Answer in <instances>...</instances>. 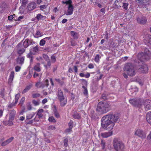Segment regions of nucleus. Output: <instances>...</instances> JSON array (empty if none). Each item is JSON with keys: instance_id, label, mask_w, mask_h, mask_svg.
<instances>
[{"instance_id": "nucleus-1", "label": "nucleus", "mask_w": 151, "mask_h": 151, "mask_svg": "<svg viewBox=\"0 0 151 151\" xmlns=\"http://www.w3.org/2000/svg\"><path fill=\"white\" fill-rule=\"evenodd\" d=\"M120 115L117 113H109L103 116L101 120V127L106 130L110 131L112 129L115 123L120 121Z\"/></svg>"}, {"instance_id": "nucleus-2", "label": "nucleus", "mask_w": 151, "mask_h": 151, "mask_svg": "<svg viewBox=\"0 0 151 151\" xmlns=\"http://www.w3.org/2000/svg\"><path fill=\"white\" fill-rule=\"evenodd\" d=\"M110 106L109 103L106 101L100 102L98 105L96 111L100 114L106 113L109 111Z\"/></svg>"}, {"instance_id": "nucleus-3", "label": "nucleus", "mask_w": 151, "mask_h": 151, "mask_svg": "<svg viewBox=\"0 0 151 151\" xmlns=\"http://www.w3.org/2000/svg\"><path fill=\"white\" fill-rule=\"evenodd\" d=\"M144 54L143 53L138 54V56L139 60L140 62H139L141 63H143L141 62L142 60H147L151 56V48L150 47H145L144 49Z\"/></svg>"}, {"instance_id": "nucleus-4", "label": "nucleus", "mask_w": 151, "mask_h": 151, "mask_svg": "<svg viewBox=\"0 0 151 151\" xmlns=\"http://www.w3.org/2000/svg\"><path fill=\"white\" fill-rule=\"evenodd\" d=\"M56 95L57 98L60 102V105L61 106H65L67 103V99L64 96L63 92L60 89H58Z\"/></svg>"}, {"instance_id": "nucleus-5", "label": "nucleus", "mask_w": 151, "mask_h": 151, "mask_svg": "<svg viewBox=\"0 0 151 151\" xmlns=\"http://www.w3.org/2000/svg\"><path fill=\"white\" fill-rule=\"evenodd\" d=\"M124 70L126 71L128 75L130 76H134L136 71L134 65L131 63H128L125 66Z\"/></svg>"}, {"instance_id": "nucleus-6", "label": "nucleus", "mask_w": 151, "mask_h": 151, "mask_svg": "<svg viewBox=\"0 0 151 151\" xmlns=\"http://www.w3.org/2000/svg\"><path fill=\"white\" fill-rule=\"evenodd\" d=\"M113 144L114 148L117 151H123L124 149V143L117 139H114Z\"/></svg>"}, {"instance_id": "nucleus-7", "label": "nucleus", "mask_w": 151, "mask_h": 151, "mask_svg": "<svg viewBox=\"0 0 151 151\" xmlns=\"http://www.w3.org/2000/svg\"><path fill=\"white\" fill-rule=\"evenodd\" d=\"M146 60H142L141 61L143 63H141L139 62H140L139 60V59L135 60V62L137 63L138 64L139 67V72L142 73H147L148 72V67L144 63V62Z\"/></svg>"}, {"instance_id": "nucleus-8", "label": "nucleus", "mask_w": 151, "mask_h": 151, "mask_svg": "<svg viewBox=\"0 0 151 151\" xmlns=\"http://www.w3.org/2000/svg\"><path fill=\"white\" fill-rule=\"evenodd\" d=\"M143 41L146 45L151 46V35L147 34L143 37Z\"/></svg>"}, {"instance_id": "nucleus-9", "label": "nucleus", "mask_w": 151, "mask_h": 151, "mask_svg": "<svg viewBox=\"0 0 151 151\" xmlns=\"http://www.w3.org/2000/svg\"><path fill=\"white\" fill-rule=\"evenodd\" d=\"M130 103L134 106H137L139 107L141 105V102L140 100L137 99H133L129 100Z\"/></svg>"}, {"instance_id": "nucleus-10", "label": "nucleus", "mask_w": 151, "mask_h": 151, "mask_svg": "<svg viewBox=\"0 0 151 151\" xmlns=\"http://www.w3.org/2000/svg\"><path fill=\"white\" fill-rule=\"evenodd\" d=\"M135 134L142 139L145 138L146 136L145 132L140 129H137L136 130Z\"/></svg>"}, {"instance_id": "nucleus-11", "label": "nucleus", "mask_w": 151, "mask_h": 151, "mask_svg": "<svg viewBox=\"0 0 151 151\" xmlns=\"http://www.w3.org/2000/svg\"><path fill=\"white\" fill-rule=\"evenodd\" d=\"M137 22L141 24H145L147 22L146 17L141 15H139L137 18Z\"/></svg>"}, {"instance_id": "nucleus-12", "label": "nucleus", "mask_w": 151, "mask_h": 151, "mask_svg": "<svg viewBox=\"0 0 151 151\" xmlns=\"http://www.w3.org/2000/svg\"><path fill=\"white\" fill-rule=\"evenodd\" d=\"M123 0H116L113 4V7L114 9H119L121 7Z\"/></svg>"}, {"instance_id": "nucleus-13", "label": "nucleus", "mask_w": 151, "mask_h": 151, "mask_svg": "<svg viewBox=\"0 0 151 151\" xmlns=\"http://www.w3.org/2000/svg\"><path fill=\"white\" fill-rule=\"evenodd\" d=\"M144 105L146 110L151 109V100H145L144 102Z\"/></svg>"}, {"instance_id": "nucleus-14", "label": "nucleus", "mask_w": 151, "mask_h": 151, "mask_svg": "<svg viewBox=\"0 0 151 151\" xmlns=\"http://www.w3.org/2000/svg\"><path fill=\"white\" fill-rule=\"evenodd\" d=\"M22 46L21 44L19 43L17 45V53L19 56H20L25 51V50L23 48H21Z\"/></svg>"}, {"instance_id": "nucleus-15", "label": "nucleus", "mask_w": 151, "mask_h": 151, "mask_svg": "<svg viewBox=\"0 0 151 151\" xmlns=\"http://www.w3.org/2000/svg\"><path fill=\"white\" fill-rule=\"evenodd\" d=\"M34 43H35V42H32L31 40L28 39H27L23 42V45L24 48H26L31 44H33Z\"/></svg>"}, {"instance_id": "nucleus-16", "label": "nucleus", "mask_w": 151, "mask_h": 151, "mask_svg": "<svg viewBox=\"0 0 151 151\" xmlns=\"http://www.w3.org/2000/svg\"><path fill=\"white\" fill-rule=\"evenodd\" d=\"M36 7V3L35 2H31L28 5L27 8L29 11H31L35 9Z\"/></svg>"}, {"instance_id": "nucleus-17", "label": "nucleus", "mask_w": 151, "mask_h": 151, "mask_svg": "<svg viewBox=\"0 0 151 151\" xmlns=\"http://www.w3.org/2000/svg\"><path fill=\"white\" fill-rule=\"evenodd\" d=\"M74 8L72 5H69L67 12L65 13L66 15H70L73 13Z\"/></svg>"}, {"instance_id": "nucleus-18", "label": "nucleus", "mask_w": 151, "mask_h": 151, "mask_svg": "<svg viewBox=\"0 0 151 151\" xmlns=\"http://www.w3.org/2000/svg\"><path fill=\"white\" fill-rule=\"evenodd\" d=\"M16 114V111L15 110L12 109L11 110L9 119L10 120H14Z\"/></svg>"}, {"instance_id": "nucleus-19", "label": "nucleus", "mask_w": 151, "mask_h": 151, "mask_svg": "<svg viewBox=\"0 0 151 151\" xmlns=\"http://www.w3.org/2000/svg\"><path fill=\"white\" fill-rule=\"evenodd\" d=\"M112 134V132H108L101 133V135L103 137L106 138L111 136Z\"/></svg>"}, {"instance_id": "nucleus-20", "label": "nucleus", "mask_w": 151, "mask_h": 151, "mask_svg": "<svg viewBox=\"0 0 151 151\" xmlns=\"http://www.w3.org/2000/svg\"><path fill=\"white\" fill-rule=\"evenodd\" d=\"M39 49L38 46L37 45L35 47L31 49L30 50V51L33 55H35L37 52H38Z\"/></svg>"}, {"instance_id": "nucleus-21", "label": "nucleus", "mask_w": 151, "mask_h": 151, "mask_svg": "<svg viewBox=\"0 0 151 151\" xmlns=\"http://www.w3.org/2000/svg\"><path fill=\"white\" fill-rule=\"evenodd\" d=\"M14 71L11 72L8 80L9 83H10L12 82L14 77Z\"/></svg>"}, {"instance_id": "nucleus-22", "label": "nucleus", "mask_w": 151, "mask_h": 151, "mask_svg": "<svg viewBox=\"0 0 151 151\" xmlns=\"http://www.w3.org/2000/svg\"><path fill=\"white\" fill-rule=\"evenodd\" d=\"M24 56H19L17 59V63L19 64L22 65L24 63Z\"/></svg>"}, {"instance_id": "nucleus-23", "label": "nucleus", "mask_w": 151, "mask_h": 151, "mask_svg": "<svg viewBox=\"0 0 151 151\" xmlns=\"http://www.w3.org/2000/svg\"><path fill=\"white\" fill-rule=\"evenodd\" d=\"M146 117L148 122L151 125V112H148L146 115Z\"/></svg>"}, {"instance_id": "nucleus-24", "label": "nucleus", "mask_w": 151, "mask_h": 151, "mask_svg": "<svg viewBox=\"0 0 151 151\" xmlns=\"http://www.w3.org/2000/svg\"><path fill=\"white\" fill-rule=\"evenodd\" d=\"M44 111V110L42 109L38 110L37 111V113L36 116H38V117L39 118H42L43 116V115L42 114Z\"/></svg>"}, {"instance_id": "nucleus-25", "label": "nucleus", "mask_w": 151, "mask_h": 151, "mask_svg": "<svg viewBox=\"0 0 151 151\" xmlns=\"http://www.w3.org/2000/svg\"><path fill=\"white\" fill-rule=\"evenodd\" d=\"M40 65V63H37V65L34 67V70L37 72H40L41 71Z\"/></svg>"}, {"instance_id": "nucleus-26", "label": "nucleus", "mask_w": 151, "mask_h": 151, "mask_svg": "<svg viewBox=\"0 0 151 151\" xmlns=\"http://www.w3.org/2000/svg\"><path fill=\"white\" fill-rule=\"evenodd\" d=\"M32 87V85H29L27 86L25 88L23 91L22 93L24 94L27 92Z\"/></svg>"}, {"instance_id": "nucleus-27", "label": "nucleus", "mask_w": 151, "mask_h": 151, "mask_svg": "<svg viewBox=\"0 0 151 151\" xmlns=\"http://www.w3.org/2000/svg\"><path fill=\"white\" fill-rule=\"evenodd\" d=\"M145 1H146V3L145 2H143V3L142 4L143 5V7H145L147 9H148L147 8V5H149V4L150 3V0H145Z\"/></svg>"}, {"instance_id": "nucleus-28", "label": "nucleus", "mask_w": 151, "mask_h": 151, "mask_svg": "<svg viewBox=\"0 0 151 151\" xmlns=\"http://www.w3.org/2000/svg\"><path fill=\"white\" fill-rule=\"evenodd\" d=\"M73 117L76 119H80L81 118V116L77 112L75 113L73 115Z\"/></svg>"}, {"instance_id": "nucleus-29", "label": "nucleus", "mask_w": 151, "mask_h": 151, "mask_svg": "<svg viewBox=\"0 0 151 151\" xmlns=\"http://www.w3.org/2000/svg\"><path fill=\"white\" fill-rule=\"evenodd\" d=\"M13 120H10L9 119V120L8 121H6L4 122V123H5V124H6V125L12 126L13 124Z\"/></svg>"}, {"instance_id": "nucleus-30", "label": "nucleus", "mask_w": 151, "mask_h": 151, "mask_svg": "<svg viewBox=\"0 0 151 151\" xmlns=\"http://www.w3.org/2000/svg\"><path fill=\"white\" fill-rule=\"evenodd\" d=\"M71 35L73 37L74 39H78V34L76 32L73 31H71Z\"/></svg>"}, {"instance_id": "nucleus-31", "label": "nucleus", "mask_w": 151, "mask_h": 151, "mask_svg": "<svg viewBox=\"0 0 151 151\" xmlns=\"http://www.w3.org/2000/svg\"><path fill=\"white\" fill-rule=\"evenodd\" d=\"M45 17V16L42 15L40 14H37L36 18L38 20H39L43 19Z\"/></svg>"}, {"instance_id": "nucleus-32", "label": "nucleus", "mask_w": 151, "mask_h": 151, "mask_svg": "<svg viewBox=\"0 0 151 151\" xmlns=\"http://www.w3.org/2000/svg\"><path fill=\"white\" fill-rule=\"evenodd\" d=\"M17 103H15V102H12V103H10L9 105H7V107L8 109H10L12 108L13 107L15 106Z\"/></svg>"}, {"instance_id": "nucleus-33", "label": "nucleus", "mask_w": 151, "mask_h": 151, "mask_svg": "<svg viewBox=\"0 0 151 151\" xmlns=\"http://www.w3.org/2000/svg\"><path fill=\"white\" fill-rule=\"evenodd\" d=\"M41 36L42 34L40 31L39 30H37L36 32L35 35L34 36V37L35 38H37Z\"/></svg>"}, {"instance_id": "nucleus-34", "label": "nucleus", "mask_w": 151, "mask_h": 151, "mask_svg": "<svg viewBox=\"0 0 151 151\" xmlns=\"http://www.w3.org/2000/svg\"><path fill=\"white\" fill-rule=\"evenodd\" d=\"M82 87L84 89L83 92L84 94L86 96L88 94V90L86 87L85 86H83Z\"/></svg>"}, {"instance_id": "nucleus-35", "label": "nucleus", "mask_w": 151, "mask_h": 151, "mask_svg": "<svg viewBox=\"0 0 151 151\" xmlns=\"http://www.w3.org/2000/svg\"><path fill=\"white\" fill-rule=\"evenodd\" d=\"M123 5L122 6L123 7L124 9L125 10H127L128 9V6L129 5L127 3H122Z\"/></svg>"}, {"instance_id": "nucleus-36", "label": "nucleus", "mask_w": 151, "mask_h": 151, "mask_svg": "<svg viewBox=\"0 0 151 151\" xmlns=\"http://www.w3.org/2000/svg\"><path fill=\"white\" fill-rule=\"evenodd\" d=\"M2 139H1L0 140V144L2 146H4L7 144H8V143H7V142H6V140L5 141H4V142H3Z\"/></svg>"}, {"instance_id": "nucleus-37", "label": "nucleus", "mask_w": 151, "mask_h": 151, "mask_svg": "<svg viewBox=\"0 0 151 151\" xmlns=\"http://www.w3.org/2000/svg\"><path fill=\"white\" fill-rule=\"evenodd\" d=\"M34 115L35 114H28L26 116L27 119H32Z\"/></svg>"}, {"instance_id": "nucleus-38", "label": "nucleus", "mask_w": 151, "mask_h": 151, "mask_svg": "<svg viewBox=\"0 0 151 151\" xmlns=\"http://www.w3.org/2000/svg\"><path fill=\"white\" fill-rule=\"evenodd\" d=\"M42 75V74L41 73H38L36 72L34 73L33 77L34 78H35L37 77L40 76L41 77Z\"/></svg>"}, {"instance_id": "nucleus-39", "label": "nucleus", "mask_w": 151, "mask_h": 151, "mask_svg": "<svg viewBox=\"0 0 151 151\" xmlns=\"http://www.w3.org/2000/svg\"><path fill=\"white\" fill-rule=\"evenodd\" d=\"M56 129L55 127L53 125H50L47 127V129L48 130H55Z\"/></svg>"}, {"instance_id": "nucleus-40", "label": "nucleus", "mask_w": 151, "mask_h": 151, "mask_svg": "<svg viewBox=\"0 0 151 151\" xmlns=\"http://www.w3.org/2000/svg\"><path fill=\"white\" fill-rule=\"evenodd\" d=\"M48 120L50 122L55 123L56 122L55 118L53 116H50L49 117Z\"/></svg>"}, {"instance_id": "nucleus-41", "label": "nucleus", "mask_w": 151, "mask_h": 151, "mask_svg": "<svg viewBox=\"0 0 151 151\" xmlns=\"http://www.w3.org/2000/svg\"><path fill=\"white\" fill-rule=\"evenodd\" d=\"M99 55L98 54L96 55L94 59L96 63H98L99 61L100 58Z\"/></svg>"}, {"instance_id": "nucleus-42", "label": "nucleus", "mask_w": 151, "mask_h": 151, "mask_svg": "<svg viewBox=\"0 0 151 151\" xmlns=\"http://www.w3.org/2000/svg\"><path fill=\"white\" fill-rule=\"evenodd\" d=\"M20 95L19 93H18L15 95V103H17L18 100L19 98Z\"/></svg>"}, {"instance_id": "nucleus-43", "label": "nucleus", "mask_w": 151, "mask_h": 151, "mask_svg": "<svg viewBox=\"0 0 151 151\" xmlns=\"http://www.w3.org/2000/svg\"><path fill=\"white\" fill-rule=\"evenodd\" d=\"M45 41L43 39L41 40L40 42V45L41 46H44V45L45 44Z\"/></svg>"}, {"instance_id": "nucleus-44", "label": "nucleus", "mask_w": 151, "mask_h": 151, "mask_svg": "<svg viewBox=\"0 0 151 151\" xmlns=\"http://www.w3.org/2000/svg\"><path fill=\"white\" fill-rule=\"evenodd\" d=\"M14 139V137H11L10 138H9V139L6 140V142H7V143L8 144L11 142Z\"/></svg>"}, {"instance_id": "nucleus-45", "label": "nucleus", "mask_w": 151, "mask_h": 151, "mask_svg": "<svg viewBox=\"0 0 151 151\" xmlns=\"http://www.w3.org/2000/svg\"><path fill=\"white\" fill-rule=\"evenodd\" d=\"M40 95L39 93H34L32 94V96L33 98H36L40 97Z\"/></svg>"}, {"instance_id": "nucleus-46", "label": "nucleus", "mask_w": 151, "mask_h": 151, "mask_svg": "<svg viewBox=\"0 0 151 151\" xmlns=\"http://www.w3.org/2000/svg\"><path fill=\"white\" fill-rule=\"evenodd\" d=\"M68 139L66 138V139H64V145L65 147H67V146H68Z\"/></svg>"}, {"instance_id": "nucleus-47", "label": "nucleus", "mask_w": 151, "mask_h": 151, "mask_svg": "<svg viewBox=\"0 0 151 151\" xmlns=\"http://www.w3.org/2000/svg\"><path fill=\"white\" fill-rule=\"evenodd\" d=\"M47 61V65H45L44 66L46 68H47V66L50 67L51 65L50 62V61L49 59H48Z\"/></svg>"}, {"instance_id": "nucleus-48", "label": "nucleus", "mask_w": 151, "mask_h": 151, "mask_svg": "<svg viewBox=\"0 0 151 151\" xmlns=\"http://www.w3.org/2000/svg\"><path fill=\"white\" fill-rule=\"evenodd\" d=\"M105 142L104 141L101 140V145L102 147V149H104L105 148Z\"/></svg>"}, {"instance_id": "nucleus-49", "label": "nucleus", "mask_w": 151, "mask_h": 151, "mask_svg": "<svg viewBox=\"0 0 151 151\" xmlns=\"http://www.w3.org/2000/svg\"><path fill=\"white\" fill-rule=\"evenodd\" d=\"M33 104L35 106L38 105L39 104V102L35 100H33L32 101Z\"/></svg>"}, {"instance_id": "nucleus-50", "label": "nucleus", "mask_w": 151, "mask_h": 151, "mask_svg": "<svg viewBox=\"0 0 151 151\" xmlns=\"http://www.w3.org/2000/svg\"><path fill=\"white\" fill-rule=\"evenodd\" d=\"M147 139L149 140V142L151 143V131L147 137Z\"/></svg>"}, {"instance_id": "nucleus-51", "label": "nucleus", "mask_w": 151, "mask_h": 151, "mask_svg": "<svg viewBox=\"0 0 151 151\" xmlns=\"http://www.w3.org/2000/svg\"><path fill=\"white\" fill-rule=\"evenodd\" d=\"M69 127L72 128L73 127V122L72 121L70 120L68 123Z\"/></svg>"}, {"instance_id": "nucleus-52", "label": "nucleus", "mask_w": 151, "mask_h": 151, "mask_svg": "<svg viewBox=\"0 0 151 151\" xmlns=\"http://www.w3.org/2000/svg\"><path fill=\"white\" fill-rule=\"evenodd\" d=\"M45 86L48 87L49 85V81L47 79H46L43 82Z\"/></svg>"}, {"instance_id": "nucleus-53", "label": "nucleus", "mask_w": 151, "mask_h": 151, "mask_svg": "<svg viewBox=\"0 0 151 151\" xmlns=\"http://www.w3.org/2000/svg\"><path fill=\"white\" fill-rule=\"evenodd\" d=\"M51 60L52 62L54 63L55 61H56V58L53 55H52L51 57Z\"/></svg>"}, {"instance_id": "nucleus-54", "label": "nucleus", "mask_w": 151, "mask_h": 151, "mask_svg": "<svg viewBox=\"0 0 151 151\" xmlns=\"http://www.w3.org/2000/svg\"><path fill=\"white\" fill-rule=\"evenodd\" d=\"M33 55L32 54V53H31L30 51L29 53L27 55V56L28 58H31L33 57L32 56Z\"/></svg>"}, {"instance_id": "nucleus-55", "label": "nucleus", "mask_w": 151, "mask_h": 151, "mask_svg": "<svg viewBox=\"0 0 151 151\" xmlns=\"http://www.w3.org/2000/svg\"><path fill=\"white\" fill-rule=\"evenodd\" d=\"M27 0H20L21 3L24 5H26L27 3Z\"/></svg>"}, {"instance_id": "nucleus-56", "label": "nucleus", "mask_w": 151, "mask_h": 151, "mask_svg": "<svg viewBox=\"0 0 151 151\" xmlns=\"http://www.w3.org/2000/svg\"><path fill=\"white\" fill-rule=\"evenodd\" d=\"M40 9L43 10V9H45L47 8V6L46 5H42L40 6Z\"/></svg>"}, {"instance_id": "nucleus-57", "label": "nucleus", "mask_w": 151, "mask_h": 151, "mask_svg": "<svg viewBox=\"0 0 151 151\" xmlns=\"http://www.w3.org/2000/svg\"><path fill=\"white\" fill-rule=\"evenodd\" d=\"M73 68L74 70V71L75 73H77L78 72V69L77 66L76 65L74 66Z\"/></svg>"}, {"instance_id": "nucleus-58", "label": "nucleus", "mask_w": 151, "mask_h": 151, "mask_svg": "<svg viewBox=\"0 0 151 151\" xmlns=\"http://www.w3.org/2000/svg\"><path fill=\"white\" fill-rule=\"evenodd\" d=\"M54 115L57 118H59L60 116L58 113L56 111H54Z\"/></svg>"}, {"instance_id": "nucleus-59", "label": "nucleus", "mask_w": 151, "mask_h": 151, "mask_svg": "<svg viewBox=\"0 0 151 151\" xmlns=\"http://www.w3.org/2000/svg\"><path fill=\"white\" fill-rule=\"evenodd\" d=\"M21 69V67L17 66L15 68V70L16 72H18Z\"/></svg>"}, {"instance_id": "nucleus-60", "label": "nucleus", "mask_w": 151, "mask_h": 151, "mask_svg": "<svg viewBox=\"0 0 151 151\" xmlns=\"http://www.w3.org/2000/svg\"><path fill=\"white\" fill-rule=\"evenodd\" d=\"M72 128L69 127L67 129L65 130V131L66 132L69 133L70 132L72 131Z\"/></svg>"}, {"instance_id": "nucleus-61", "label": "nucleus", "mask_w": 151, "mask_h": 151, "mask_svg": "<svg viewBox=\"0 0 151 151\" xmlns=\"http://www.w3.org/2000/svg\"><path fill=\"white\" fill-rule=\"evenodd\" d=\"M27 109L28 110H29L32 109V107L30 104H29L27 106Z\"/></svg>"}, {"instance_id": "nucleus-62", "label": "nucleus", "mask_w": 151, "mask_h": 151, "mask_svg": "<svg viewBox=\"0 0 151 151\" xmlns=\"http://www.w3.org/2000/svg\"><path fill=\"white\" fill-rule=\"evenodd\" d=\"M25 99V98L24 97H23L22 98L20 101V104H23Z\"/></svg>"}, {"instance_id": "nucleus-63", "label": "nucleus", "mask_w": 151, "mask_h": 151, "mask_svg": "<svg viewBox=\"0 0 151 151\" xmlns=\"http://www.w3.org/2000/svg\"><path fill=\"white\" fill-rule=\"evenodd\" d=\"M71 44L72 46H75L76 45V42L73 40L71 41Z\"/></svg>"}, {"instance_id": "nucleus-64", "label": "nucleus", "mask_w": 151, "mask_h": 151, "mask_svg": "<svg viewBox=\"0 0 151 151\" xmlns=\"http://www.w3.org/2000/svg\"><path fill=\"white\" fill-rule=\"evenodd\" d=\"M72 2L71 0H68V1H66V4H69V5H72L71 4Z\"/></svg>"}]
</instances>
